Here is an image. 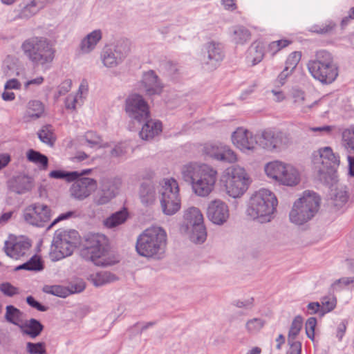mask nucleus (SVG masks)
<instances>
[{"label": "nucleus", "instance_id": "obj_64", "mask_svg": "<svg viewBox=\"0 0 354 354\" xmlns=\"http://www.w3.org/2000/svg\"><path fill=\"white\" fill-rule=\"evenodd\" d=\"M10 161V157L8 154H0V170L5 167Z\"/></svg>", "mask_w": 354, "mask_h": 354}, {"label": "nucleus", "instance_id": "obj_21", "mask_svg": "<svg viewBox=\"0 0 354 354\" xmlns=\"http://www.w3.org/2000/svg\"><path fill=\"white\" fill-rule=\"evenodd\" d=\"M121 185L120 179H115L104 185L102 193L100 196L94 198V202L97 205H104L109 203L115 196L117 191Z\"/></svg>", "mask_w": 354, "mask_h": 354}, {"label": "nucleus", "instance_id": "obj_62", "mask_svg": "<svg viewBox=\"0 0 354 354\" xmlns=\"http://www.w3.org/2000/svg\"><path fill=\"white\" fill-rule=\"evenodd\" d=\"M77 98L74 95H68L66 100V106L68 109H75Z\"/></svg>", "mask_w": 354, "mask_h": 354}, {"label": "nucleus", "instance_id": "obj_35", "mask_svg": "<svg viewBox=\"0 0 354 354\" xmlns=\"http://www.w3.org/2000/svg\"><path fill=\"white\" fill-rule=\"evenodd\" d=\"M128 216V212L126 209L117 212L108 217L104 221V224L109 228L115 227L125 222Z\"/></svg>", "mask_w": 354, "mask_h": 354}, {"label": "nucleus", "instance_id": "obj_32", "mask_svg": "<svg viewBox=\"0 0 354 354\" xmlns=\"http://www.w3.org/2000/svg\"><path fill=\"white\" fill-rule=\"evenodd\" d=\"M44 265L40 255L37 254H32L30 259L24 263L17 266L15 270H26L28 271H40L43 270Z\"/></svg>", "mask_w": 354, "mask_h": 354}, {"label": "nucleus", "instance_id": "obj_56", "mask_svg": "<svg viewBox=\"0 0 354 354\" xmlns=\"http://www.w3.org/2000/svg\"><path fill=\"white\" fill-rule=\"evenodd\" d=\"M72 86V82L71 80H66L58 87L59 95H65L68 93Z\"/></svg>", "mask_w": 354, "mask_h": 354}, {"label": "nucleus", "instance_id": "obj_2", "mask_svg": "<svg viewBox=\"0 0 354 354\" xmlns=\"http://www.w3.org/2000/svg\"><path fill=\"white\" fill-rule=\"evenodd\" d=\"M107 239L104 235L90 234L86 239L85 244L81 250V255L90 260L95 266L106 267L116 263L118 260L107 250Z\"/></svg>", "mask_w": 354, "mask_h": 354}, {"label": "nucleus", "instance_id": "obj_28", "mask_svg": "<svg viewBox=\"0 0 354 354\" xmlns=\"http://www.w3.org/2000/svg\"><path fill=\"white\" fill-rule=\"evenodd\" d=\"M162 131V124L159 121L148 120L142 127L140 136L142 140H149Z\"/></svg>", "mask_w": 354, "mask_h": 354}, {"label": "nucleus", "instance_id": "obj_11", "mask_svg": "<svg viewBox=\"0 0 354 354\" xmlns=\"http://www.w3.org/2000/svg\"><path fill=\"white\" fill-rule=\"evenodd\" d=\"M290 142L289 136L274 129H266L259 136V147L268 151H279Z\"/></svg>", "mask_w": 354, "mask_h": 354}, {"label": "nucleus", "instance_id": "obj_9", "mask_svg": "<svg viewBox=\"0 0 354 354\" xmlns=\"http://www.w3.org/2000/svg\"><path fill=\"white\" fill-rule=\"evenodd\" d=\"M160 192L162 212L169 216L178 212L181 207V201L177 181L173 178L164 179Z\"/></svg>", "mask_w": 354, "mask_h": 354}, {"label": "nucleus", "instance_id": "obj_39", "mask_svg": "<svg viewBox=\"0 0 354 354\" xmlns=\"http://www.w3.org/2000/svg\"><path fill=\"white\" fill-rule=\"evenodd\" d=\"M5 318L10 323L20 326L21 323V313L18 308L12 305L7 306Z\"/></svg>", "mask_w": 354, "mask_h": 354}, {"label": "nucleus", "instance_id": "obj_33", "mask_svg": "<svg viewBox=\"0 0 354 354\" xmlns=\"http://www.w3.org/2000/svg\"><path fill=\"white\" fill-rule=\"evenodd\" d=\"M21 328L24 333L32 338L38 336L43 330V326L35 319H31L28 322L21 326Z\"/></svg>", "mask_w": 354, "mask_h": 354}, {"label": "nucleus", "instance_id": "obj_46", "mask_svg": "<svg viewBox=\"0 0 354 354\" xmlns=\"http://www.w3.org/2000/svg\"><path fill=\"white\" fill-rule=\"evenodd\" d=\"M91 171V169L83 170L82 172L78 173L77 171H74L72 173H64L59 170L52 171L49 174V176L53 178H64L67 177L68 180L78 178L81 176L88 174Z\"/></svg>", "mask_w": 354, "mask_h": 354}, {"label": "nucleus", "instance_id": "obj_48", "mask_svg": "<svg viewBox=\"0 0 354 354\" xmlns=\"http://www.w3.org/2000/svg\"><path fill=\"white\" fill-rule=\"evenodd\" d=\"M354 282V279L351 277H342L335 280L331 284V289L333 291H341L347 288Z\"/></svg>", "mask_w": 354, "mask_h": 354}, {"label": "nucleus", "instance_id": "obj_24", "mask_svg": "<svg viewBox=\"0 0 354 354\" xmlns=\"http://www.w3.org/2000/svg\"><path fill=\"white\" fill-rule=\"evenodd\" d=\"M265 46L259 41H254L248 50L246 61L249 66H253L260 63L264 57Z\"/></svg>", "mask_w": 354, "mask_h": 354}, {"label": "nucleus", "instance_id": "obj_55", "mask_svg": "<svg viewBox=\"0 0 354 354\" xmlns=\"http://www.w3.org/2000/svg\"><path fill=\"white\" fill-rule=\"evenodd\" d=\"M45 291L60 297H65L68 295V290L60 286L48 287Z\"/></svg>", "mask_w": 354, "mask_h": 354}, {"label": "nucleus", "instance_id": "obj_17", "mask_svg": "<svg viewBox=\"0 0 354 354\" xmlns=\"http://www.w3.org/2000/svg\"><path fill=\"white\" fill-rule=\"evenodd\" d=\"M319 104V101L311 93L297 90L292 94V106L300 113H309L316 110Z\"/></svg>", "mask_w": 354, "mask_h": 354}, {"label": "nucleus", "instance_id": "obj_13", "mask_svg": "<svg viewBox=\"0 0 354 354\" xmlns=\"http://www.w3.org/2000/svg\"><path fill=\"white\" fill-rule=\"evenodd\" d=\"M52 211L49 206L41 203L28 205L24 212V218L29 224L43 227L51 218Z\"/></svg>", "mask_w": 354, "mask_h": 354}, {"label": "nucleus", "instance_id": "obj_16", "mask_svg": "<svg viewBox=\"0 0 354 354\" xmlns=\"http://www.w3.org/2000/svg\"><path fill=\"white\" fill-rule=\"evenodd\" d=\"M314 162L317 165L319 171L322 174H333L339 165V160L329 147L321 148L315 156Z\"/></svg>", "mask_w": 354, "mask_h": 354}, {"label": "nucleus", "instance_id": "obj_22", "mask_svg": "<svg viewBox=\"0 0 354 354\" xmlns=\"http://www.w3.org/2000/svg\"><path fill=\"white\" fill-rule=\"evenodd\" d=\"M45 113V106L39 100H32L26 104L23 118L26 122L36 120L41 118Z\"/></svg>", "mask_w": 354, "mask_h": 354}, {"label": "nucleus", "instance_id": "obj_19", "mask_svg": "<svg viewBox=\"0 0 354 354\" xmlns=\"http://www.w3.org/2000/svg\"><path fill=\"white\" fill-rule=\"evenodd\" d=\"M207 215L212 223L221 225L229 218L228 207L221 200H214L208 205Z\"/></svg>", "mask_w": 354, "mask_h": 354}, {"label": "nucleus", "instance_id": "obj_41", "mask_svg": "<svg viewBox=\"0 0 354 354\" xmlns=\"http://www.w3.org/2000/svg\"><path fill=\"white\" fill-rule=\"evenodd\" d=\"M52 1H53V0H32L29 4L24 8V15L28 17L35 13L38 10L44 7L47 3Z\"/></svg>", "mask_w": 354, "mask_h": 354}, {"label": "nucleus", "instance_id": "obj_45", "mask_svg": "<svg viewBox=\"0 0 354 354\" xmlns=\"http://www.w3.org/2000/svg\"><path fill=\"white\" fill-rule=\"evenodd\" d=\"M38 136L41 142L49 145H53L55 140L53 130L50 125L43 127L38 132Z\"/></svg>", "mask_w": 354, "mask_h": 354}, {"label": "nucleus", "instance_id": "obj_44", "mask_svg": "<svg viewBox=\"0 0 354 354\" xmlns=\"http://www.w3.org/2000/svg\"><path fill=\"white\" fill-rule=\"evenodd\" d=\"M342 141L344 147L354 151V126L342 131Z\"/></svg>", "mask_w": 354, "mask_h": 354}, {"label": "nucleus", "instance_id": "obj_31", "mask_svg": "<svg viewBox=\"0 0 354 354\" xmlns=\"http://www.w3.org/2000/svg\"><path fill=\"white\" fill-rule=\"evenodd\" d=\"M94 286H100L113 282L118 279V277L109 272H99L92 274L88 278Z\"/></svg>", "mask_w": 354, "mask_h": 354}, {"label": "nucleus", "instance_id": "obj_7", "mask_svg": "<svg viewBox=\"0 0 354 354\" xmlns=\"http://www.w3.org/2000/svg\"><path fill=\"white\" fill-rule=\"evenodd\" d=\"M166 242L167 234L165 230L157 227L148 228L138 238L136 251L141 256L151 257L163 250Z\"/></svg>", "mask_w": 354, "mask_h": 354}, {"label": "nucleus", "instance_id": "obj_59", "mask_svg": "<svg viewBox=\"0 0 354 354\" xmlns=\"http://www.w3.org/2000/svg\"><path fill=\"white\" fill-rule=\"evenodd\" d=\"M103 63L107 67H112L117 64V61L113 55H104Z\"/></svg>", "mask_w": 354, "mask_h": 354}, {"label": "nucleus", "instance_id": "obj_36", "mask_svg": "<svg viewBox=\"0 0 354 354\" xmlns=\"http://www.w3.org/2000/svg\"><path fill=\"white\" fill-rule=\"evenodd\" d=\"M34 182L32 178L27 176H18L16 179L15 190L18 194H24L32 189Z\"/></svg>", "mask_w": 354, "mask_h": 354}, {"label": "nucleus", "instance_id": "obj_18", "mask_svg": "<svg viewBox=\"0 0 354 354\" xmlns=\"http://www.w3.org/2000/svg\"><path fill=\"white\" fill-rule=\"evenodd\" d=\"M97 188V183L95 179L83 177L72 184L70 188V194L74 198L83 201L91 196Z\"/></svg>", "mask_w": 354, "mask_h": 354}, {"label": "nucleus", "instance_id": "obj_1", "mask_svg": "<svg viewBox=\"0 0 354 354\" xmlns=\"http://www.w3.org/2000/svg\"><path fill=\"white\" fill-rule=\"evenodd\" d=\"M182 174L185 180H190L196 195L207 196L214 189L218 172L207 164L190 162L183 166Z\"/></svg>", "mask_w": 354, "mask_h": 354}, {"label": "nucleus", "instance_id": "obj_4", "mask_svg": "<svg viewBox=\"0 0 354 354\" xmlns=\"http://www.w3.org/2000/svg\"><path fill=\"white\" fill-rule=\"evenodd\" d=\"M310 75L324 84H331L338 76V68L330 53L326 50L317 52L315 58L307 64Z\"/></svg>", "mask_w": 354, "mask_h": 354}, {"label": "nucleus", "instance_id": "obj_50", "mask_svg": "<svg viewBox=\"0 0 354 354\" xmlns=\"http://www.w3.org/2000/svg\"><path fill=\"white\" fill-rule=\"evenodd\" d=\"M222 146L207 143L203 147V152L205 155L216 160Z\"/></svg>", "mask_w": 354, "mask_h": 354}, {"label": "nucleus", "instance_id": "obj_26", "mask_svg": "<svg viewBox=\"0 0 354 354\" xmlns=\"http://www.w3.org/2000/svg\"><path fill=\"white\" fill-rule=\"evenodd\" d=\"M301 58V53L299 51H294L288 55L286 60L285 68L278 76V80L281 84H283L285 80L290 76L296 68Z\"/></svg>", "mask_w": 354, "mask_h": 354}, {"label": "nucleus", "instance_id": "obj_57", "mask_svg": "<svg viewBox=\"0 0 354 354\" xmlns=\"http://www.w3.org/2000/svg\"><path fill=\"white\" fill-rule=\"evenodd\" d=\"M27 303L32 306L34 308H36L37 310L44 312L47 310V308L44 306H42L40 304L38 301L35 300V299L32 296H29L26 298Z\"/></svg>", "mask_w": 354, "mask_h": 354}, {"label": "nucleus", "instance_id": "obj_40", "mask_svg": "<svg viewBox=\"0 0 354 354\" xmlns=\"http://www.w3.org/2000/svg\"><path fill=\"white\" fill-rule=\"evenodd\" d=\"M192 230L191 239L196 243H203L207 237L206 230L204 224H198L195 226L190 227Z\"/></svg>", "mask_w": 354, "mask_h": 354}, {"label": "nucleus", "instance_id": "obj_38", "mask_svg": "<svg viewBox=\"0 0 354 354\" xmlns=\"http://www.w3.org/2000/svg\"><path fill=\"white\" fill-rule=\"evenodd\" d=\"M207 58L209 61L207 64H212L213 62H218L222 60L223 54L218 44L214 43H209L207 46Z\"/></svg>", "mask_w": 354, "mask_h": 354}, {"label": "nucleus", "instance_id": "obj_52", "mask_svg": "<svg viewBox=\"0 0 354 354\" xmlns=\"http://www.w3.org/2000/svg\"><path fill=\"white\" fill-rule=\"evenodd\" d=\"M0 291L8 297H12L19 293L18 288L12 286L10 283L5 282L0 284Z\"/></svg>", "mask_w": 354, "mask_h": 354}, {"label": "nucleus", "instance_id": "obj_20", "mask_svg": "<svg viewBox=\"0 0 354 354\" xmlns=\"http://www.w3.org/2000/svg\"><path fill=\"white\" fill-rule=\"evenodd\" d=\"M302 325V317L301 316L295 317L291 324L288 333V341L289 348L286 354H301V344L299 341H295V338L300 333Z\"/></svg>", "mask_w": 354, "mask_h": 354}, {"label": "nucleus", "instance_id": "obj_51", "mask_svg": "<svg viewBox=\"0 0 354 354\" xmlns=\"http://www.w3.org/2000/svg\"><path fill=\"white\" fill-rule=\"evenodd\" d=\"M337 304V300L335 297H324L322 301L321 311L322 314L333 310Z\"/></svg>", "mask_w": 354, "mask_h": 354}, {"label": "nucleus", "instance_id": "obj_29", "mask_svg": "<svg viewBox=\"0 0 354 354\" xmlns=\"http://www.w3.org/2000/svg\"><path fill=\"white\" fill-rule=\"evenodd\" d=\"M27 160L36 165L40 170H46L48 166V158L46 156L34 149L26 151Z\"/></svg>", "mask_w": 354, "mask_h": 354}, {"label": "nucleus", "instance_id": "obj_6", "mask_svg": "<svg viewBox=\"0 0 354 354\" xmlns=\"http://www.w3.org/2000/svg\"><path fill=\"white\" fill-rule=\"evenodd\" d=\"M21 49L31 62L41 65L51 63L55 55L53 44L43 37L26 39L21 44Z\"/></svg>", "mask_w": 354, "mask_h": 354}, {"label": "nucleus", "instance_id": "obj_34", "mask_svg": "<svg viewBox=\"0 0 354 354\" xmlns=\"http://www.w3.org/2000/svg\"><path fill=\"white\" fill-rule=\"evenodd\" d=\"M102 34L100 30H94L82 41V51L88 53L91 51L101 39Z\"/></svg>", "mask_w": 354, "mask_h": 354}, {"label": "nucleus", "instance_id": "obj_10", "mask_svg": "<svg viewBox=\"0 0 354 354\" xmlns=\"http://www.w3.org/2000/svg\"><path fill=\"white\" fill-rule=\"evenodd\" d=\"M79 234L76 230H58L54 237L55 249L53 252L57 260L68 257L73 252L78 242Z\"/></svg>", "mask_w": 354, "mask_h": 354}, {"label": "nucleus", "instance_id": "obj_12", "mask_svg": "<svg viewBox=\"0 0 354 354\" xmlns=\"http://www.w3.org/2000/svg\"><path fill=\"white\" fill-rule=\"evenodd\" d=\"M4 251L12 259H24L32 255V242L24 236L10 235L5 241Z\"/></svg>", "mask_w": 354, "mask_h": 354}, {"label": "nucleus", "instance_id": "obj_58", "mask_svg": "<svg viewBox=\"0 0 354 354\" xmlns=\"http://www.w3.org/2000/svg\"><path fill=\"white\" fill-rule=\"evenodd\" d=\"M74 215H75V212H72V211H69L66 213L61 214L57 218H55L51 223L50 227H53V225H55L56 223H57L58 222H59L61 221L68 219V218H71Z\"/></svg>", "mask_w": 354, "mask_h": 354}, {"label": "nucleus", "instance_id": "obj_8", "mask_svg": "<svg viewBox=\"0 0 354 354\" xmlns=\"http://www.w3.org/2000/svg\"><path fill=\"white\" fill-rule=\"evenodd\" d=\"M264 171L268 178L285 186H296L301 180V174L297 167L280 160L268 162Z\"/></svg>", "mask_w": 354, "mask_h": 354}, {"label": "nucleus", "instance_id": "obj_47", "mask_svg": "<svg viewBox=\"0 0 354 354\" xmlns=\"http://www.w3.org/2000/svg\"><path fill=\"white\" fill-rule=\"evenodd\" d=\"M265 325V321L260 318H253L246 322L245 328L248 332L255 333L260 331Z\"/></svg>", "mask_w": 354, "mask_h": 354}, {"label": "nucleus", "instance_id": "obj_43", "mask_svg": "<svg viewBox=\"0 0 354 354\" xmlns=\"http://www.w3.org/2000/svg\"><path fill=\"white\" fill-rule=\"evenodd\" d=\"M216 160L233 163L238 160V158L236 153L230 147L222 146Z\"/></svg>", "mask_w": 354, "mask_h": 354}, {"label": "nucleus", "instance_id": "obj_23", "mask_svg": "<svg viewBox=\"0 0 354 354\" xmlns=\"http://www.w3.org/2000/svg\"><path fill=\"white\" fill-rule=\"evenodd\" d=\"M296 202L303 209L306 207V210H312L310 213L315 216L319 209L320 198L314 192L305 191Z\"/></svg>", "mask_w": 354, "mask_h": 354}, {"label": "nucleus", "instance_id": "obj_14", "mask_svg": "<svg viewBox=\"0 0 354 354\" xmlns=\"http://www.w3.org/2000/svg\"><path fill=\"white\" fill-rule=\"evenodd\" d=\"M231 139L232 144L244 153L253 152L259 147V136L243 127L237 128Z\"/></svg>", "mask_w": 354, "mask_h": 354}, {"label": "nucleus", "instance_id": "obj_3", "mask_svg": "<svg viewBox=\"0 0 354 354\" xmlns=\"http://www.w3.org/2000/svg\"><path fill=\"white\" fill-rule=\"evenodd\" d=\"M277 205L274 194L269 189H261L251 197L247 212L251 218L258 219L261 223L269 222Z\"/></svg>", "mask_w": 354, "mask_h": 354}, {"label": "nucleus", "instance_id": "obj_30", "mask_svg": "<svg viewBox=\"0 0 354 354\" xmlns=\"http://www.w3.org/2000/svg\"><path fill=\"white\" fill-rule=\"evenodd\" d=\"M187 229L190 227L203 223V216L201 211L194 207L188 208L184 214Z\"/></svg>", "mask_w": 354, "mask_h": 354}, {"label": "nucleus", "instance_id": "obj_15", "mask_svg": "<svg viewBox=\"0 0 354 354\" xmlns=\"http://www.w3.org/2000/svg\"><path fill=\"white\" fill-rule=\"evenodd\" d=\"M125 111L129 117L138 121L147 120L149 115L147 103L140 95H130L126 100Z\"/></svg>", "mask_w": 354, "mask_h": 354}, {"label": "nucleus", "instance_id": "obj_25", "mask_svg": "<svg viewBox=\"0 0 354 354\" xmlns=\"http://www.w3.org/2000/svg\"><path fill=\"white\" fill-rule=\"evenodd\" d=\"M141 85L148 95L159 94L162 91V86L158 83V77L152 71L145 73Z\"/></svg>", "mask_w": 354, "mask_h": 354}, {"label": "nucleus", "instance_id": "obj_27", "mask_svg": "<svg viewBox=\"0 0 354 354\" xmlns=\"http://www.w3.org/2000/svg\"><path fill=\"white\" fill-rule=\"evenodd\" d=\"M312 210L303 209L295 201L292 210L290 212V220L292 223L297 225H302L310 220L314 216L311 214Z\"/></svg>", "mask_w": 354, "mask_h": 354}, {"label": "nucleus", "instance_id": "obj_37", "mask_svg": "<svg viewBox=\"0 0 354 354\" xmlns=\"http://www.w3.org/2000/svg\"><path fill=\"white\" fill-rule=\"evenodd\" d=\"M291 44L292 41L286 39L274 41L267 45L266 52L272 57H274L277 53Z\"/></svg>", "mask_w": 354, "mask_h": 354}, {"label": "nucleus", "instance_id": "obj_49", "mask_svg": "<svg viewBox=\"0 0 354 354\" xmlns=\"http://www.w3.org/2000/svg\"><path fill=\"white\" fill-rule=\"evenodd\" d=\"M26 349L30 354H46L45 344L42 342H28L26 344Z\"/></svg>", "mask_w": 354, "mask_h": 354}, {"label": "nucleus", "instance_id": "obj_42", "mask_svg": "<svg viewBox=\"0 0 354 354\" xmlns=\"http://www.w3.org/2000/svg\"><path fill=\"white\" fill-rule=\"evenodd\" d=\"M233 39L236 44H243L251 39V32L243 26H237L233 32Z\"/></svg>", "mask_w": 354, "mask_h": 354}, {"label": "nucleus", "instance_id": "obj_53", "mask_svg": "<svg viewBox=\"0 0 354 354\" xmlns=\"http://www.w3.org/2000/svg\"><path fill=\"white\" fill-rule=\"evenodd\" d=\"M317 326V319L315 317H310L306 322L305 329L306 333L308 338L311 340L315 339V330Z\"/></svg>", "mask_w": 354, "mask_h": 354}, {"label": "nucleus", "instance_id": "obj_60", "mask_svg": "<svg viewBox=\"0 0 354 354\" xmlns=\"http://www.w3.org/2000/svg\"><path fill=\"white\" fill-rule=\"evenodd\" d=\"M20 82L17 79H10L5 84V89H19Z\"/></svg>", "mask_w": 354, "mask_h": 354}, {"label": "nucleus", "instance_id": "obj_63", "mask_svg": "<svg viewBox=\"0 0 354 354\" xmlns=\"http://www.w3.org/2000/svg\"><path fill=\"white\" fill-rule=\"evenodd\" d=\"M43 82H44V77L42 76H39L35 79L27 81L24 84V87L26 89H27L29 87V86H30L32 84L40 85L43 83Z\"/></svg>", "mask_w": 354, "mask_h": 354}, {"label": "nucleus", "instance_id": "obj_61", "mask_svg": "<svg viewBox=\"0 0 354 354\" xmlns=\"http://www.w3.org/2000/svg\"><path fill=\"white\" fill-rule=\"evenodd\" d=\"M332 126H323L320 127H313L310 130L314 132H319L321 134H329L333 131Z\"/></svg>", "mask_w": 354, "mask_h": 354}, {"label": "nucleus", "instance_id": "obj_5", "mask_svg": "<svg viewBox=\"0 0 354 354\" xmlns=\"http://www.w3.org/2000/svg\"><path fill=\"white\" fill-rule=\"evenodd\" d=\"M221 183L229 196L237 198L247 191L251 179L244 167L233 165L223 171L221 176Z\"/></svg>", "mask_w": 354, "mask_h": 354}, {"label": "nucleus", "instance_id": "obj_54", "mask_svg": "<svg viewBox=\"0 0 354 354\" xmlns=\"http://www.w3.org/2000/svg\"><path fill=\"white\" fill-rule=\"evenodd\" d=\"M85 139L91 147L101 146L100 138L93 131H88L85 134Z\"/></svg>", "mask_w": 354, "mask_h": 354}]
</instances>
